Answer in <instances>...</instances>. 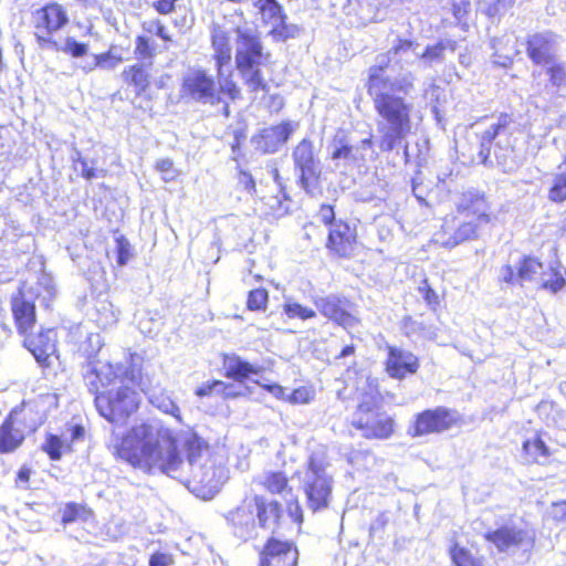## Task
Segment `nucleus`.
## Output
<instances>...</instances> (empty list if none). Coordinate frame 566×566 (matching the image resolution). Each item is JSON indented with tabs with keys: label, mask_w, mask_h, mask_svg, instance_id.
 I'll return each mask as SVG.
<instances>
[{
	"label": "nucleus",
	"mask_w": 566,
	"mask_h": 566,
	"mask_svg": "<svg viewBox=\"0 0 566 566\" xmlns=\"http://www.w3.org/2000/svg\"><path fill=\"white\" fill-rule=\"evenodd\" d=\"M114 449L116 457L134 468L165 473L203 499L212 497L228 480L223 457L213 454L191 430L174 436L161 426L142 423L133 427Z\"/></svg>",
	"instance_id": "obj_1"
},
{
	"label": "nucleus",
	"mask_w": 566,
	"mask_h": 566,
	"mask_svg": "<svg viewBox=\"0 0 566 566\" xmlns=\"http://www.w3.org/2000/svg\"><path fill=\"white\" fill-rule=\"evenodd\" d=\"M379 69H369L368 94L371 96L375 109L382 118L378 124L380 148L394 149L410 132L411 105L396 93L408 94L413 87L416 76L408 72L395 80L378 76Z\"/></svg>",
	"instance_id": "obj_2"
},
{
	"label": "nucleus",
	"mask_w": 566,
	"mask_h": 566,
	"mask_svg": "<svg viewBox=\"0 0 566 566\" xmlns=\"http://www.w3.org/2000/svg\"><path fill=\"white\" fill-rule=\"evenodd\" d=\"M129 359L128 365L120 363L94 365L85 376V385L92 390H97L101 385H111L116 379L129 380L147 396L153 406L180 420L179 407L168 395L161 391L158 382L154 384L147 374H142L140 369L134 364L135 356L133 354L129 355Z\"/></svg>",
	"instance_id": "obj_3"
},
{
	"label": "nucleus",
	"mask_w": 566,
	"mask_h": 566,
	"mask_svg": "<svg viewBox=\"0 0 566 566\" xmlns=\"http://www.w3.org/2000/svg\"><path fill=\"white\" fill-rule=\"evenodd\" d=\"M235 33L234 62L244 85L250 92H266L269 86L262 69L270 64L271 54L264 52L255 30L238 27Z\"/></svg>",
	"instance_id": "obj_4"
},
{
	"label": "nucleus",
	"mask_w": 566,
	"mask_h": 566,
	"mask_svg": "<svg viewBox=\"0 0 566 566\" xmlns=\"http://www.w3.org/2000/svg\"><path fill=\"white\" fill-rule=\"evenodd\" d=\"M126 381L116 379L111 385H101L97 390L87 386L95 394L94 403L98 413L115 426L126 424L140 405L139 394L125 385Z\"/></svg>",
	"instance_id": "obj_5"
},
{
	"label": "nucleus",
	"mask_w": 566,
	"mask_h": 566,
	"mask_svg": "<svg viewBox=\"0 0 566 566\" xmlns=\"http://www.w3.org/2000/svg\"><path fill=\"white\" fill-rule=\"evenodd\" d=\"M458 210L464 216V220L458 226L454 233L447 240L436 239L449 248L476 238L478 227L492 221L489 203L483 196L475 192H464L458 201Z\"/></svg>",
	"instance_id": "obj_6"
},
{
	"label": "nucleus",
	"mask_w": 566,
	"mask_h": 566,
	"mask_svg": "<svg viewBox=\"0 0 566 566\" xmlns=\"http://www.w3.org/2000/svg\"><path fill=\"white\" fill-rule=\"evenodd\" d=\"M380 398L377 391L365 394L355 412L352 424L367 439H387L394 431V420L380 412Z\"/></svg>",
	"instance_id": "obj_7"
},
{
	"label": "nucleus",
	"mask_w": 566,
	"mask_h": 566,
	"mask_svg": "<svg viewBox=\"0 0 566 566\" xmlns=\"http://www.w3.org/2000/svg\"><path fill=\"white\" fill-rule=\"evenodd\" d=\"M46 292L44 298H52L55 290L51 279L42 276L35 286L23 283L18 293L11 297V311L20 335H27L36 323L34 300L40 296V289Z\"/></svg>",
	"instance_id": "obj_8"
},
{
	"label": "nucleus",
	"mask_w": 566,
	"mask_h": 566,
	"mask_svg": "<svg viewBox=\"0 0 566 566\" xmlns=\"http://www.w3.org/2000/svg\"><path fill=\"white\" fill-rule=\"evenodd\" d=\"M302 482L308 509L313 512L326 509L332 499L333 479L325 464L311 457Z\"/></svg>",
	"instance_id": "obj_9"
},
{
	"label": "nucleus",
	"mask_w": 566,
	"mask_h": 566,
	"mask_svg": "<svg viewBox=\"0 0 566 566\" xmlns=\"http://www.w3.org/2000/svg\"><path fill=\"white\" fill-rule=\"evenodd\" d=\"M294 170L298 177L300 186L312 193L321 177V160L315 151L314 143L303 138L292 151Z\"/></svg>",
	"instance_id": "obj_10"
},
{
	"label": "nucleus",
	"mask_w": 566,
	"mask_h": 566,
	"mask_svg": "<svg viewBox=\"0 0 566 566\" xmlns=\"http://www.w3.org/2000/svg\"><path fill=\"white\" fill-rule=\"evenodd\" d=\"M180 95L201 104L221 102L214 78L202 69H190L182 77Z\"/></svg>",
	"instance_id": "obj_11"
},
{
	"label": "nucleus",
	"mask_w": 566,
	"mask_h": 566,
	"mask_svg": "<svg viewBox=\"0 0 566 566\" xmlns=\"http://www.w3.org/2000/svg\"><path fill=\"white\" fill-rule=\"evenodd\" d=\"M373 142L365 138L356 145H352L343 133H338L332 142L331 159L336 168L344 169L360 166L366 161V153L371 149Z\"/></svg>",
	"instance_id": "obj_12"
},
{
	"label": "nucleus",
	"mask_w": 566,
	"mask_h": 566,
	"mask_svg": "<svg viewBox=\"0 0 566 566\" xmlns=\"http://www.w3.org/2000/svg\"><path fill=\"white\" fill-rule=\"evenodd\" d=\"M419 44L407 39H397L386 54L376 57V64L370 69H379L378 76H382L386 67L392 64L394 67L405 70L419 60Z\"/></svg>",
	"instance_id": "obj_13"
},
{
	"label": "nucleus",
	"mask_w": 566,
	"mask_h": 566,
	"mask_svg": "<svg viewBox=\"0 0 566 566\" xmlns=\"http://www.w3.org/2000/svg\"><path fill=\"white\" fill-rule=\"evenodd\" d=\"M254 6L263 23L270 27V33L274 39L285 41L298 34L300 29L296 25L285 23L286 17L276 0H258Z\"/></svg>",
	"instance_id": "obj_14"
},
{
	"label": "nucleus",
	"mask_w": 566,
	"mask_h": 566,
	"mask_svg": "<svg viewBox=\"0 0 566 566\" xmlns=\"http://www.w3.org/2000/svg\"><path fill=\"white\" fill-rule=\"evenodd\" d=\"M485 538L494 544L500 552H509L514 548L528 551L535 544L533 531L514 525H504L493 532H488Z\"/></svg>",
	"instance_id": "obj_15"
},
{
	"label": "nucleus",
	"mask_w": 566,
	"mask_h": 566,
	"mask_svg": "<svg viewBox=\"0 0 566 566\" xmlns=\"http://www.w3.org/2000/svg\"><path fill=\"white\" fill-rule=\"evenodd\" d=\"M314 304L323 316L345 328L353 327L357 323L349 312L350 303L346 298L327 295L315 297Z\"/></svg>",
	"instance_id": "obj_16"
},
{
	"label": "nucleus",
	"mask_w": 566,
	"mask_h": 566,
	"mask_svg": "<svg viewBox=\"0 0 566 566\" xmlns=\"http://www.w3.org/2000/svg\"><path fill=\"white\" fill-rule=\"evenodd\" d=\"M298 551L292 543L270 538L264 546L259 566H297Z\"/></svg>",
	"instance_id": "obj_17"
},
{
	"label": "nucleus",
	"mask_w": 566,
	"mask_h": 566,
	"mask_svg": "<svg viewBox=\"0 0 566 566\" xmlns=\"http://www.w3.org/2000/svg\"><path fill=\"white\" fill-rule=\"evenodd\" d=\"M527 56L536 65H546L556 57L557 36L551 32L534 33L527 39Z\"/></svg>",
	"instance_id": "obj_18"
},
{
	"label": "nucleus",
	"mask_w": 566,
	"mask_h": 566,
	"mask_svg": "<svg viewBox=\"0 0 566 566\" xmlns=\"http://www.w3.org/2000/svg\"><path fill=\"white\" fill-rule=\"evenodd\" d=\"M453 422L454 418L446 408L438 407L433 410H426L418 415L412 436L439 433L450 429Z\"/></svg>",
	"instance_id": "obj_19"
},
{
	"label": "nucleus",
	"mask_w": 566,
	"mask_h": 566,
	"mask_svg": "<svg viewBox=\"0 0 566 566\" xmlns=\"http://www.w3.org/2000/svg\"><path fill=\"white\" fill-rule=\"evenodd\" d=\"M24 337V346L32 353L38 363L44 366L50 365V358L56 352V333L54 329L41 331L39 334L33 335L28 332Z\"/></svg>",
	"instance_id": "obj_20"
},
{
	"label": "nucleus",
	"mask_w": 566,
	"mask_h": 566,
	"mask_svg": "<svg viewBox=\"0 0 566 566\" xmlns=\"http://www.w3.org/2000/svg\"><path fill=\"white\" fill-rule=\"evenodd\" d=\"M227 520L237 537L247 541L256 536L255 514L250 499H245L240 506L229 512Z\"/></svg>",
	"instance_id": "obj_21"
},
{
	"label": "nucleus",
	"mask_w": 566,
	"mask_h": 566,
	"mask_svg": "<svg viewBox=\"0 0 566 566\" xmlns=\"http://www.w3.org/2000/svg\"><path fill=\"white\" fill-rule=\"evenodd\" d=\"M296 127V124L285 122L264 128L256 139L258 148L263 153H275L290 138Z\"/></svg>",
	"instance_id": "obj_22"
},
{
	"label": "nucleus",
	"mask_w": 566,
	"mask_h": 566,
	"mask_svg": "<svg viewBox=\"0 0 566 566\" xmlns=\"http://www.w3.org/2000/svg\"><path fill=\"white\" fill-rule=\"evenodd\" d=\"M24 441V432L19 420V412L13 410L0 427V453L17 450Z\"/></svg>",
	"instance_id": "obj_23"
},
{
	"label": "nucleus",
	"mask_w": 566,
	"mask_h": 566,
	"mask_svg": "<svg viewBox=\"0 0 566 566\" xmlns=\"http://www.w3.org/2000/svg\"><path fill=\"white\" fill-rule=\"evenodd\" d=\"M35 27L39 31L44 30L48 34L61 29L67 23V15L57 3H51L36 10L34 13Z\"/></svg>",
	"instance_id": "obj_24"
},
{
	"label": "nucleus",
	"mask_w": 566,
	"mask_h": 566,
	"mask_svg": "<svg viewBox=\"0 0 566 566\" xmlns=\"http://www.w3.org/2000/svg\"><path fill=\"white\" fill-rule=\"evenodd\" d=\"M386 366L391 377L402 378L407 374H415L419 364L418 358L413 354L390 348Z\"/></svg>",
	"instance_id": "obj_25"
},
{
	"label": "nucleus",
	"mask_w": 566,
	"mask_h": 566,
	"mask_svg": "<svg viewBox=\"0 0 566 566\" xmlns=\"http://www.w3.org/2000/svg\"><path fill=\"white\" fill-rule=\"evenodd\" d=\"M355 235L348 224L336 222L328 233L327 248L340 256L349 255L353 249Z\"/></svg>",
	"instance_id": "obj_26"
},
{
	"label": "nucleus",
	"mask_w": 566,
	"mask_h": 566,
	"mask_svg": "<svg viewBox=\"0 0 566 566\" xmlns=\"http://www.w3.org/2000/svg\"><path fill=\"white\" fill-rule=\"evenodd\" d=\"M211 45L217 71L228 66L231 61V45L229 33L218 24L211 28Z\"/></svg>",
	"instance_id": "obj_27"
},
{
	"label": "nucleus",
	"mask_w": 566,
	"mask_h": 566,
	"mask_svg": "<svg viewBox=\"0 0 566 566\" xmlns=\"http://www.w3.org/2000/svg\"><path fill=\"white\" fill-rule=\"evenodd\" d=\"M250 501L261 527L270 528L277 523L281 516V506L277 502H268L259 495L251 497Z\"/></svg>",
	"instance_id": "obj_28"
},
{
	"label": "nucleus",
	"mask_w": 566,
	"mask_h": 566,
	"mask_svg": "<svg viewBox=\"0 0 566 566\" xmlns=\"http://www.w3.org/2000/svg\"><path fill=\"white\" fill-rule=\"evenodd\" d=\"M223 368L227 377L240 382L251 375H259L261 371L259 366L244 361L237 355H227L223 360Z\"/></svg>",
	"instance_id": "obj_29"
},
{
	"label": "nucleus",
	"mask_w": 566,
	"mask_h": 566,
	"mask_svg": "<svg viewBox=\"0 0 566 566\" xmlns=\"http://www.w3.org/2000/svg\"><path fill=\"white\" fill-rule=\"evenodd\" d=\"M455 51V42L451 40L440 41L432 45H428L423 52H419V62L424 67H431L434 64L442 63L444 60V51Z\"/></svg>",
	"instance_id": "obj_30"
},
{
	"label": "nucleus",
	"mask_w": 566,
	"mask_h": 566,
	"mask_svg": "<svg viewBox=\"0 0 566 566\" xmlns=\"http://www.w3.org/2000/svg\"><path fill=\"white\" fill-rule=\"evenodd\" d=\"M123 59L119 56L113 55L111 52L103 54H93L83 59L78 63V67L85 72H92L96 67H101L103 70H114L122 63Z\"/></svg>",
	"instance_id": "obj_31"
},
{
	"label": "nucleus",
	"mask_w": 566,
	"mask_h": 566,
	"mask_svg": "<svg viewBox=\"0 0 566 566\" xmlns=\"http://www.w3.org/2000/svg\"><path fill=\"white\" fill-rule=\"evenodd\" d=\"M510 123V117L505 114L501 115L495 123H492L484 132L481 133L480 139V157L485 163L490 156V147L495 137L504 129Z\"/></svg>",
	"instance_id": "obj_32"
},
{
	"label": "nucleus",
	"mask_w": 566,
	"mask_h": 566,
	"mask_svg": "<svg viewBox=\"0 0 566 566\" xmlns=\"http://www.w3.org/2000/svg\"><path fill=\"white\" fill-rule=\"evenodd\" d=\"M119 311L107 298L97 300L95 304V322L102 328L114 326L118 321Z\"/></svg>",
	"instance_id": "obj_33"
},
{
	"label": "nucleus",
	"mask_w": 566,
	"mask_h": 566,
	"mask_svg": "<svg viewBox=\"0 0 566 566\" xmlns=\"http://www.w3.org/2000/svg\"><path fill=\"white\" fill-rule=\"evenodd\" d=\"M543 274V264L538 260L534 258H525L521 262L516 280L520 283L539 282V279Z\"/></svg>",
	"instance_id": "obj_34"
},
{
	"label": "nucleus",
	"mask_w": 566,
	"mask_h": 566,
	"mask_svg": "<svg viewBox=\"0 0 566 566\" xmlns=\"http://www.w3.org/2000/svg\"><path fill=\"white\" fill-rule=\"evenodd\" d=\"M104 343H103V339H102V336L99 334H96V333H92L87 336L86 340L84 342V344L81 346V350L83 352V354L88 358V359H92L94 358L97 353L102 349ZM109 364L108 361H99V360H90L88 364H87V370L84 373V377L86 376V374L92 369V367L95 365V366H99L101 364Z\"/></svg>",
	"instance_id": "obj_35"
},
{
	"label": "nucleus",
	"mask_w": 566,
	"mask_h": 566,
	"mask_svg": "<svg viewBox=\"0 0 566 566\" xmlns=\"http://www.w3.org/2000/svg\"><path fill=\"white\" fill-rule=\"evenodd\" d=\"M260 483L271 493H290L287 478L282 472H266L260 480Z\"/></svg>",
	"instance_id": "obj_36"
},
{
	"label": "nucleus",
	"mask_w": 566,
	"mask_h": 566,
	"mask_svg": "<svg viewBox=\"0 0 566 566\" xmlns=\"http://www.w3.org/2000/svg\"><path fill=\"white\" fill-rule=\"evenodd\" d=\"M123 77L126 83L135 85L139 91H145L149 85V74L142 64L126 69Z\"/></svg>",
	"instance_id": "obj_37"
},
{
	"label": "nucleus",
	"mask_w": 566,
	"mask_h": 566,
	"mask_svg": "<svg viewBox=\"0 0 566 566\" xmlns=\"http://www.w3.org/2000/svg\"><path fill=\"white\" fill-rule=\"evenodd\" d=\"M217 86L219 90V96L221 97L222 93L232 101L237 99L240 96L241 92L237 83L233 81L231 72L226 74L223 69H221V71H217Z\"/></svg>",
	"instance_id": "obj_38"
},
{
	"label": "nucleus",
	"mask_w": 566,
	"mask_h": 566,
	"mask_svg": "<svg viewBox=\"0 0 566 566\" xmlns=\"http://www.w3.org/2000/svg\"><path fill=\"white\" fill-rule=\"evenodd\" d=\"M450 555L457 566H483L482 559L475 557L469 549L455 544Z\"/></svg>",
	"instance_id": "obj_39"
},
{
	"label": "nucleus",
	"mask_w": 566,
	"mask_h": 566,
	"mask_svg": "<svg viewBox=\"0 0 566 566\" xmlns=\"http://www.w3.org/2000/svg\"><path fill=\"white\" fill-rule=\"evenodd\" d=\"M283 312L289 318L308 319L316 316V312L310 307L303 306L302 304L287 298L283 304Z\"/></svg>",
	"instance_id": "obj_40"
},
{
	"label": "nucleus",
	"mask_w": 566,
	"mask_h": 566,
	"mask_svg": "<svg viewBox=\"0 0 566 566\" xmlns=\"http://www.w3.org/2000/svg\"><path fill=\"white\" fill-rule=\"evenodd\" d=\"M523 449L525 453L535 462H541L542 460L547 459L549 454L548 448L545 446L544 441L538 437L525 441L523 444Z\"/></svg>",
	"instance_id": "obj_41"
},
{
	"label": "nucleus",
	"mask_w": 566,
	"mask_h": 566,
	"mask_svg": "<svg viewBox=\"0 0 566 566\" xmlns=\"http://www.w3.org/2000/svg\"><path fill=\"white\" fill-rule=\"evenodd\" d=\"M88 514L85 506L71 502L61 510V521L66 525L78 520H86Z\"/></svg>",
	"instance_id": "obj_42"
},
{
	"label": "nucleus",
	"mask_w": 566,
	"mask_h": 566,
	"mask_svg": "<svg viewBox=\"0 0 566 566\" xmlns=\"http://www.w3.org/2000/svg\"><path fill=\"white\" fill-rule=\"evenodd\" d=\"M544 66L546 67V73L549 76V82L554 86H562L566 84V66L563 62L555 57Z\"/></svg>",
	"instance_id": "obj_43"
},
{
	"label": "nucleus",
	"mask_w": 566,
	"mask_h": 566,
	"mask_svg": "<svg viewBox=\"0 0 566 566\" xmlns=\"http://www.w3.org/2000/svg\"><path fill=\"white\" fill-rule=\"evenodd\" d=\"M541 286L551 293H557L566 285V280L558 272H551L549 274L544 273L539 282Z\"/></svg>",
	"instance_id": "obj_44"
},
{
	"label": "nucleus",
	"mask_w": 566,
	"mask_h": 566,
	"mask_svg": "<svg viewBox=\"0 0 566 566\" xmlns=\"http://www.w3.org/2000/svg\"><path fill=\"white\" fill-rule=\"evenodd\" d=\"M72 160L74 169L81 171V175L87 180L104 176V170L97 171L94 167H88L86 159L82 158L78 151H75Z\"/></svg>",
	"instance_id": "obj_45"
},
{
	"label": "nucleus",
	"mask_w": 566,
	"mask_h": 566,
	"mask_svg": "<svg viewBox=\"0 0 566 566\" xmlns=\"http://www.w3.org/2000/svg\"><path fill=\"white\" fill-rule=\"evenodd\" d=\"M548 198L555 202H563L566 200V171L557 175L553 179V185L549 189Z\"/></svg>",
	"instance_id": "obj_46"
},
{
	"label": "nucleus",
	"mask_w": 566,
	"mask_h": 566,
	"mask_svg": "<svg viewBox=\"0 0 566 566\" xmlns=\"http://www.w3.org/2000/svg\"><path fill=\"white\" fill-rule=\"evenodd\" d=\"M64 53L72 55L73 57H85L88 51V45L84 43L77 42L73 38L65 39L64 43L61 48H59Z\"/></svg>",
	"instance_id": "obj_47"
},
{
	"label": "nucleus",
	"mask_w": 566,
	"mask_h": 566,
	"mask_svg": "<svg viewBox=\"0 0 566 566\" xmlns=\"http://www.w3.org/2000/svg\"><path fill=\"white\" fill-rule=\"evenodd\" d=\"M156 170L160 172L165 182L175 180L179 175L178 170L174 167V161L169 158L159 159L156 163Z\"/></svg>",
	"instance_id": "obj_48"
},
{
	"label": "nucleus",
	"mask_w": 566,
	"mask_h": 566,
	"mask_svg": "<svg viewBox=\"0 0 566 566\" xmlns=\"http://www.w3.org/2000/svg\"><path fill=\"white\" fill-rule=\"evenodd\" d=\"M268 302V291L264 289H255L250 291L248 297V307L251 311H259L265 307Z\"/></svg>",
	"instance_id": "obj_49"
},
{
	"label": "nucleus",
	"mask_w": 566,
	"mask_h": 566,
	"mask_svg": "<svg viewBox=\"0 0 566 566\" xmlns=\"http://www.w3.org/2000/svg\"><path fill=\"white\" fill-rule=\"evenodd\" d=\"M212 391L222 392L228 397L238 395V392L232 390V386H226L222 381H214L211 385L200 387L197 389L196 394L199 397H203Z\"/></svg>",
	"instance_id": "obj_50"
},
{
	"label": "nucleus",
	"mask_w": 566,
	"mask_h": 566,
	"mask_svg": "<svg viewBox=\"0 0 566 566\" xmlns=\"http://www.w3.org/2000/svg\"><path fill=\"white\" fill-rule=\"evenodd\" d=\"M63 441L57 436H49L43 450L52 460H60L62 457Z\"/></svg>",
	"instance_id": "obj_51"
},
{
	"label": "nucleus",
	"mask_w": 566,
	"mask_h": 566,
	"mask_svg": "<svg viewBox=\"0 0 566 566\" xmlns=\"http://www.w3.org/2000/svg\"><path fill=\"white\" fill-rule=\"evenodd\" d=\"M312 399L313 392L305 387L295 389L287 396V400L292 403H308Z\"/></svg>",
	"instance_id": "obj_52"
},
{
	"label": "nucleus",
	"mask_w": 566,
	"mask_h": 566,
	"mask_svg": "<svg viewBox=\"0 0 566 566\" xmlns=\"http://www.w3.org/2000/svg\"><path fill=\"white\" fill-rule=\"evenodd\" d=\"M130 256L132 253L129 242L124 238L117 239V263L119 265H125Z\"/></svg>",
	"instance_id": "obj_53"
},
{
	"label": "nucleus",
	"mask_w": 566,
	"mask_h": 566,
	"mask_svg": "<svg viewBox=\"0 0 566 566\" xmlns=\"http://www.w3.org/2000/svg\"><path fill=\"white\" fill-rule=\"evenodd\" d=\"M136 53L143 59H148L153 55L151 49L149 46V42L146 38H144V36L137 38Z\"/></svg>",
	"instance_id": "obj_54"
},
{
	"label": "nucleus",
	"mask_w": 566,
	"mask_h": 566,
	"mask_svg": "<svg viewBox=\"0 0 566 566\" xmlns=\"http://www.w3.org/2000/svg\"><path fill=\"white\" fill-rule=\"evenodd\" d=\"M551 515L558 522H566V501L554 503L552 505Z\"/></svg>",
	"instance_id": "obj_55"
},
{
	"label": "nucleus",
	"mask_w": 566,
	"mask_h": 566,
	"mask_svg": "<svg viewBox=\"0 0 566 566\" xmlns=\"http://www.w3.org/2000/svg\"><path fill=\"white\" fill-rule=\"evenodd\" d=\"M176 0H158L154 3L155 9L161 14L170 13L175 6Z\"/></svg>",
	"instance_id": "obj_56"
},
{
	"label": "nucleus",
	"mask_w": 566,
	"mask_h": 566,
	"mask_svg": "<svg viewBox=\"0 0 566 566\" xmlns=\"http://www.w3.org/2000/svg\"><path fill=\"white\" fill-rule=\"evenodd\" d=\"M30 475H31V469L25 465L22 467L18 472L17 485L20 488L27 489L28 488L27 484L30 480Z\"/></svg>",
	"instance_id": "obj_57"
},
{
	"label": "nucleus",
	"mask_w": 566,
	"mask_h": 566,
	"mask_svg": "<svg viewBox=\"0 0 566 566\" xmlns=\"http://www.w3.org/2000/svg\"><path fill=\"white\" fill-rule=\"evenodd\" d=\"M171 563V558L166 554H154L150 557L149 566H168Z\"/></svg>",
	"instance_id": "obj_58"
},
{
	"label": "nucleus",
	"mask_w": 566,
	"mask_h": 566,
	"mask_svg": "<svg viewBox=\"0 0 566 566\" xmlns=\"http://www.w3.org/2000/svg\"><path fill=\"white\" fill-rule=\"evenodd\" d=\"M318 217L325 224L332 223L335 217L333 208L331 206H322Z\"/></svg>",
	"instance_id": "obj_59"
},
{
	"label": "nucleus",
	"mask_w": 566,
	"mask_h": 566,
	"mask_svg": "<svg viewBox=\"0 0 566 566\" xmlns=\"http://www.w3.org/2000/svg\"><path fill=\"white\" fill-rule=\"evenodd\" d=\"M470 9V3L462 1L460 4L453 6V14L458 20L463 19Z\"/></svg>",
	"instance_id": "obj_60"
},
{
	"label": "nucleus",
	"mask_w": 566,
	"mask_h": 566,
	"mask_svg": "<svg viewBox=\"0 0 566 566\" xmlns=\"http://www.w3.org/2000/svg\"><path fill=\"white\" fill-rule=\"evenodd\" d=\"M269 391L276 398H280V399H287V394H286V389L279 386V385H273V386H269L268 387Z\"/></svg>",
	"instance_id": "obj_61"
},
{
	"label": "nucleus",
	"mask_w": 566,
	"mask_h": 566,
	"mask_svg": "<svg viewBox=\"0 0 566 566\" xmlns=\"http://www.w3.org/2000/svg\"><path fill=\"white\" fill-rule=\"evenodd\" d=\"M154 27H155L154 31H155L156 35H158L159 38H161L165 41L171 40L167 33L166 28L159 21L155 22Z\"/></svg>",
	"instance_id": "obj_62"
},
{
	"label": "nucleus",
	"mask_w": 566,
	"mask_h": 566,
	"mask_svg": "<svg viewBox=\"0 0 566 566\" xmlns=\"http://www.w3.org/2000/svg\"><path fill=\"white\" fill-rule=\"evenodd\" d=\"M502 276L503 280L507 283H511L514 281V279H516L514 275V271L510 265H506L502 269Z\"/></svg>",
	"instance_id": "obj_63"
},
{
	"label": "nucleus",
	"mask_w": 566,
	"mask_h": 566,
	"mask_svg": "<svg viewBox=\"0 0 566 566\" xmlns=\"http://www.w3.org/2000/svg\"><path fill=\"white\" fill-rule=\"evenodd\" d=\"M84 436V429L81 426H75L72 430V439L76 440Z\"/></svg>",
	"instance_id": "obj_64"
}]
</instances>
